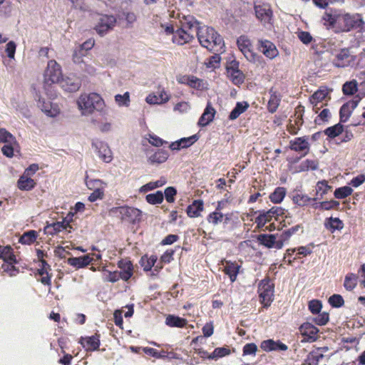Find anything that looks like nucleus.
<instances>
[{
	"instance_id": "33",
	"label": "nucleus",
	"mask_w": 365,
	"mask_h": 365,
	"mask_svg": "<svg viewBox=\"0 0 365 365\" xmlns=\"http://www.w3.org/2000/svg\"><path fill=\"white\" fill-rule=\"evenodd\" d=\"M0 259L4 262H18L14 250L10 245H0Z\"/></svg>"
},
{
	"instance_id": "38",
	"label": "nucleus",
	"mask_w": 365,
	"mask_h": 365,
	"mask_svg": "<svg viewBox=\"0 0 365 365\" xmlns=\"http://www.w3.org/2000/svg\"><path fill=\"white\" fill-rule=\"evenodd\" d=\"M165 324L170 327H185L187 324V319L175 315H168L165 319Z\"/></svg>"
},
{
	"instance_id": "61",
	"label": "nucleus",
	"mask_w": 365,
	"mask_h": 365,
	"mask_svg": "<svg viewBox=\"0 0 365 365\" xmlns=\"http://www.w3.org/2000/svg\"><path fill=\"white\" fill-rule=\"evenodd\" d=\"M88 53H86L84 50L81 51V47L78 46L76 48L73 53V61L76 64H80L83 62V58L86 56Z\"/></svg>"
},
{
	"instance_id": "23",
	"label": "nucleus",
	"mask_w": 365,
	"mask_h": 365,
	"mask_svg": "<svg viewBox=\"0 0 365 365\" xmlns=\"http://www.w3.org/2000/svg\"><path fill=\"white\" fill-rule=\"evenodd\" d=\"M80 343L86 351H96L101 345L100 336L95 334L91 336L81 337Z\"/></svg>"
},
{
	"instance_id": "1",
	"label": "nucleus",
	"mask_w": 365,
	"mask_h": 365,
	"mask_svg": "<svg viewBox=\"0 0 365 365\" xmlns=\"http://www.w3.org/2000/svg\"><path fill=\"white\" fill-rule=\"evenodd\" d=\"M324 25L331 28L336 33L348 32L352 29H362L364 21L360 14H350L330 9L322 16Z\"/></svg>"
},
{
	"instance_id": "27",
	"label": "nucleus",
	"mask_w": 365,
	"mask_h": 365,
	"mask_svg": "<svg viewBox=\"0 0 365 365\" xmlns=\"http://www.w3.org/2000/svg\"><path fill=\"white\" fill-rule=\"evenodd\" d=\"M350 52L348 48H342L336 55L334 60V65L338 68L347 66L351 61Z\"/></svg>"
},
{
	"instance_id": "45",
	"label": "nucleus",
	"mask_w": 365,
	"mask_h": 365,
	"mask_svg": "<svg viewBox=\"0 0 365 365\" xmlns=\"http://www.w3.org/2000/svg\"><path fill=\"white\" fill-rule=\"evenodd\" d=\"M344 126L340 123H337L333 126L329 127L324 130V133L329 138L333 139L343 133Z\"/></svg>"
},
{
	"instance_id": "63",
	"label": "nucleus",
	"mask_w": 365,
	"mask_h": 365,
	"mask_svg": "<svg viewBox=\"0 0 365 365\" xmlns=\"http://www.w3.org/2000/svg\"><path fill=\"white\" fill-rule=\"evenodd\" d=\"M104 197L103 187H97L89 195L88 200L93 202L98 200H102Z\"/></svg>"
},
{
	"instance_id": "52",
	"label": "nucleus",
	"mask_w": 365,
	"mask_h": 365,
	"mask_svg": "<svg viewBox=\"0 0 365 365\" xmlns=\"http://www.w3.org/2000/svg\"><path fill=\"white\" fill-rule=\"evenodd\" d=\"M318 165L319 163L317 160L307 159L301 163L299 166V170L301 172L308 171L309 170H315L317 169Z\"/></svg>"
},
{
	"instance_id": "62",
	"label": "nucleus",
	"mask_w": 365,
	"mask_h": 365,
	"mask_svg": "<svg viewBox=\"0 0 365 365\" xmlns=\"http://www.w3.org/2000/svg\"><path fill=\"white\" fill-rule=\"evenodd\" d=\"M115 100L119 106H128L130 103L129 92H125L123 95H115Z\"/></svg>"
},
{
	"instance_id": "53",
	"label": "nucleus",
	"mask_w": 365,
	"mask_h": 365,
	"mask_svg": "<svg viewBox=\"0 0 365 365\" xmlns=\"http://www.w3.org/2000/svg\"><path fill=\"white\" fill-rule=\"evenodd\" d=\"M358 91L356 81L353 80L346 82L342 86V91L344 95H353Z\"/></svg>"
},
{
	"instance_id": "56",
	"label": "nucleus",
	"mask_w": 365,
	"mask_h": 365,
	"mask_svg": "<svg viewBox=\"0 0 365 365\" xmlns=\"http://www.w3.org/2000/svg\"><path fill=\"white\" fill-rule=\"evenodd\" d=\"M353 192V190L351 187L349 186H343L341 187H338L334 190V195L336 199H344L349 195H351Z\"/></svg>"
},
{
	"instance_id": "50",
	"label": "nucleus",
	"mask_w": 365,
	"mask_h": 365,
	"mask_svg": "<svg viewBox=\"0 0 365 365\" xmlns=\"http://www.w3.org/2000/svg\"><path fill=\"white\" fill-rule=\"evenodd\" d=\"M62 87L67 91L75 92L81 87V83L78 80L75 81L72 78H67V79L63 81Z\"/></svg>"
},
{
	"instance_id": "3",
	"label": "nucleus",
	"mask_w": 365,
	"mask_h": 365,
	"mask_svg": "<svg viewBox=\"0 0 365 365\" xmlns=\"http://www.w3.org/2000/svg\"><path fill=\"white\" fill-rule=\"evenodd\" d=\"M284 210L280 207H272L268 211L261 212L255 219V223L259 228L264 227L267 223L270 222L269 230H282L285 224L284 221Z\"/></svg>"
},
{
	"instance_id": "47",
	"label": "nucleus",
	"mask_w": 365,
	"mask_h": 365,
	"mask_svg": "<svg viewBox=\"0 0 365 365\" xmlns=\"http://www.w3.org/2000/svg\"><path fill=\"white\" fill-rule=\"evenodd\" d=\"M231 353L230 349L227 347H217L208 355L209 359L217 360L220 358L230 355Z\"/></svg>"
},
{
	"instance_id": "36",
	"label": "nucleus",
	"mask_w": 365,
	"mask_h": 365,
	"mask_svg": "<svg viewBox=\"0 0 365 365\" xmlns=\"http://www.w3.org/2000/svg\"><path fill=\"white\" fill-rule=\"evenodd\" d=\"M96 148L99 158L105 163H110L113 159L112 151L108 145L103 143H99Z\"/></svg>"
},
{
	"instance_id": "5",
	"label": "nucleus",
	"mask_w": 365,
	"mask_h": 365,
	"mask_svg": "<svg viewBox=\"0 0 365 365\" xmlns=\"http://www.w3.org/2000/svg\"><path fill=\"white\" fill-rule=\"evenodd\" d=\"M61 76L60 65L54 60L49 61L44 73L43 81V88L48 96L51 97L56 96V94L52 93L49 88H51L53 84L58 83L61 78Z\"/></svg>"
},
{
	"instance_id": "12",
	"label": "nucleus",
	"mask_w": 365,
	"mask_h": 365,
	"mask_svg": "<svg viewBox=\"0 0 365 365\" xmlns=\"http://www.w3.org/2000/svg\"><path fill=\"white\" fill-rule=\"evenodd\" d=\"M308 140V136L295 138L289 141V148L295 152H304V156L309 152L310 145Z\"/></svg>"
},
{
	"instance_id": "19",
	"label": "nucleus",
	"mask_w": 365,
	"mask_h": 365,
	"mask_svg": "<svg viewBox=\"0 0 365 365\" xmlns=\"http://www.w3.org/2000/svg\"><path fill=\"white\" fill-rule=\"evenodd\" d=\"M71 229H72V226L70 225V222L63 219V221L53 222L46 225L44 231L48 235H54L62 230H66L70 232Z\"/></svg>"
},
{
	"instance_id": "41",
	"label": "nucleus",
	"mask_w": 365,
	"mask_h": 365,
	"mask_svg": "<svg viewBox=\"0 0 365 365\" xmlns=\"http://www.w3.org/2000/svg\"><path fill=\"white\" fill-rule=\"evenodd\" d=\"M287 193V190L284 187H277L274 190L270 193L269 198L273 203H280L284 198Z\"/></svg>"
},
{
	"instance_id": "18",
	"label": "nucleus",
	"mask_w": 365,
	"mask_h": 365,
	"mask_svg": "<svg viewBox=\"0 0 365 365\" xmlns=\"http://www.w3.org/2000/svg\"><path fill=\"white\" fill-rule=\"evenodd\" d=\"M119 210L123 220L135 222L141 219L142 212L138 208L125 206L119 207Z\"/></svg>"
},
{
	"instance_id": "43",
	"label": "nucleus",
	"mask_w": 365,
	"mask_h": 365,
	"mask_svg": "<svg viewBox=\"0 0 365 365\" xmlns=\"http://www.w3.org/2000/svg\"><path fill=\"white\" fill-rule=\"evenodd\" d=\"M38 237V232L36 230H31L25 232L19 238V242L22 245H30L33 244Z\"/></svg>"
},
{
	"instance_id": "6",
	"label": "nucleus",
	"mask_w": 365,
	"mask_h": 365,
	"mask_svg": "<svg viewBox=\"0 0 365 365\" xmlns=\"http://www.w3.org/2000/svg\"><path fill=\"white\" fill-rule=\"evenodd\" d=\"M274 284L269 277L262 279L258 284L259 302L264 307H269L274 300Z\"/></svg>"
},
{
	"instance_id": "44",
	"label": "nucleus",
	"mask_w": 365,
	"mask_h": 365,
	"mask_svg": "<svg viewBox=\"0 0 365 365\" xmlns=\"http://www.w3.org/2000/svg\"><path fill=\"white\" fill-rule=\"evenodd\" d=\"M102 272H103V279L104 282L114 283L121 279V274L118 271L111 272L103 267Z\"/></svg>"
},
{
	"instance_id": "8",
	"label": "nucleus",
	"mask_w": 365,
	"mask_h": 365,
	"mask_svg": "<svg viewBox=\"0 0 365 365\" xmlns=\"http://www.w3.org/2000/svg\"><path fill=\"white\" fill-rule=\"evenodd\" d=\"M254 9L256 18L263 24H271L273 12L269 4L260 3L255 4Z\"/></svg>"
},
{
	"instance_id": "32",
	"label": "nucleus",
	"mask_w": 365,
	"mask_h": 365,
	"mask_svg": "<svg viewBox=\"0 0 365 365\" xmlns=\"http://www.w3.org/2000/svg\"><path fill=\"white\" fill-rule=\"evenodd\" d=\"M169 157V153L163 149L157 150L153 154L150 155L148 161L151 165L161 164L165 163Z\"/></svg>"
},
{
	"instance_id": "40",
	"label": "nucleus",
	"mask_w": 365,
	"mask_h": 365,
	"mask_svg": "<svg viewBox=\"0 0 365 365\" xmlns=\"http://www.w3.org/2000/svg\"><path fill=\"white\" fill-rule=\"evenodd\" d=\"M248 108L249 104L247 102H237L235 107L230 112L229 119L232 120L237 119L242 113L245 112Z\"/></svg>"
},
{
	"instance_id": "30",
	"label": "nucleus",
	"mask_w": 365,
	"mask_h": 365,
	"mask_svg": "<svg viewBox=\"0 0 365 365\" xmlns=\"http://www.w3.org/2000/svg\"><path fill=\"white\" fill-rule=\"evenodd\" d=\"M203 210V201L202 200H195L191 205L187 206L186 212L188 217L195 218L200 217Z\"/></svg>"
},
{
	"instance_id": "26",
	"label": "nucleus",
	"mask_w": 365,
	"mask_h": 365,
	"mask_svg": "<svg viewBox=\"0 0 365 365\" xmlns=\"http://www.w3.org/2000/svg\"><path fill=\"white\" fill-rule=\"evenodd\" d=\"M269 93L270 96L267 103V108L270 113H274L277 111L281 103L282 96L277 91L274 90L273 88L269 89Z\"/></svg>"
},
{
	"instance_id": "4",
	"label": "nucleus",
	"mask_w": 365,
	"mask_h": 365,
	"mask_svg": "<svg viewBox=\"0 0 365 365\" xmlns=\"http://www.w3.org/2000/svg\"><path fill=\"white\" fill-rule=\"evenodd\" d=\"M77 103L83 114L92 113L94 110H101L104 107V101L96 93L81 95Z\"/></svg>"
},
{
	"instance_id": "42",
	"label": "nucleus",
	"mask_w": 365,
	"mask_h": 365,
	"mask_svg": "<svg viewBox=\"0 0 365 365\" xmlns=\"http://www.w3.org/2000/svg\"><path fill=\"white\" fill-rule=\"evenodd\" d=\"M38 101L39 103H41L40 106L41 107L42 111L48 116L55 117L60 113V110L57 106H53L50 104V103L45 102L44 100L41 101V98H39Z\"/></svg>"
},
{
	"instance_id": "28",
	"label": "nucleus",
	"mask_w": 365,
	"mask_h": 365,
	"mask_svg": "<svg viewBox=\"0 0 365 365\" xmlns=\"http://www.w3.org/2000/svg\"><path fill=\"white\" fill-rule=\"evenodd\" d=\"M170 96L164 88H159L158 94H150L146 97V102L149 104H162L168 102Z\"/></svg>"
},
{
	"instance_id": "14",
	"label": "nucleus",
	"mask_w": 365,
	"mask_h": 365,
	"mask_svg": "<svg viewBox=\"0 0 365 365\" xmlns=\"http://www.w3.org/2000/svg\"><path fill=\"white\" fill-rule=\"evenodd\" d=\"M116 23V19L113 15H103L101 17L99 22L96 26L98 34L103 36L109 30L112 29Z\"/></svg>"
},
{
	"instance_id": "31",
	"label": "nucleus",
	"mask_w": 365,
	"mask_h": 365,
	"mask_svg": "<svg viewBox=\"0 0 365 365\" xmlns=\"http://www.w3.org/2000/svg\"><path fill=\"white\" fill-rule=\"evenodd\" d=\"M93 258L91 257L88 255L78 257H70L68 259V263L71 266L76 269L83 268L87 265L92 263Z\"/></svg>"
},
{
	"instance_id": "55",
	"label": "nucleus",
	"mask_w": 365,
	"mask_h": 365,
	"mask_svg": "<svg viewBox=\"0 0 365 365\" xmlns=\"http://www.w3.org/2000/svg\"><path fill=\"white\" fill-rule=\"evenodd\" d=\"M200 26H198V22L195 21L192 17L185 18L183 21H181V28L185 29V30L190 32V31L192 30V29H196V32L197 31V29Z\"/></svg>"
},
{
	"instance_id": "11",
	"label": "nucleus",
	"mask_w": 365,
	"mask_h": 365,
	"mask_svg": "<svg viewBox=\"0 0 365 365\" xmlns=\"http://www.w3.org/2000/svg\"><path fill=\"white\" fill-rule=\"evenodd\" d=\"M360 101L361 98H359V96H356L353 99L342 105L339 110L341 123H346L349 120L353 110L356 108Z\"/></svg>"
},
{
	"instance_id": "48",
	"label": "nucleus",
	"mask_w": 365,
	"mask_h": 365,
	"mask_svg": "<svg viewBox=\"0 0 365 365\" xmlns=\"http://www.w3.org/2000/svg\"><path fill=\"white\" fill-rule=\"evenodd\" d=\"M293 202L294 204L300 207H304L309 205L312 200H314L312 197H309L305 194H296L293 196Z\"/></svg>"
},
{
	"instance_id": "34",
	"label": "nucleus",
	"mask_w": 365,
	"mask_h": 365,
	"mask_svg": "<svg viewBox=\"0 0 365 365\" xmlns=\"http://www.w3.org/2000/svg\"><path fill=\"white\" fill-rule=\"evenodd\" d=\"M36 183L26 174H23L17 181V187L21 190H31L36 186Z\"/></svg>"
},
{
	"instance_id": "13",
	"label": "nucleus",
	"mask_w": 365,
	"mask_h": 365,
	"mask_svg": "<svg viewBox=\"0 0 365 365\" xmlns=\"http://www.w3.org/2000/svg\"><path fill=\"white\" fill-rule=\"evenodd\" d=\"M303 114L304 108L301 106L297 107L295 110L294 123H292V120H289V123L287 125V131L291 135H297L302 126L304 123Z\"/></svg>"
},
{
	"instance_id": "51",
	"label": "nucleus",
	"mask_w": 365,
	"mask_h": 365,
	"mask_svg": "<svg viewBox=\"0 0 365 365\" xmlns=\"http://www.w3.org/2000/svg\"><path fill=\"white\" fill-rule=\"evenodd\" d=\"M164 199L162 191H157L155 193H150L145 196V200L150 205L160 204Z\"/></svg>"
},
{
	"instance_id": "29",
	"label": "nucleus",
	"mask_w": 365,
	"mask_h": 365,
	"mask_svg": "<svg viewBox=\"0 0 365 365\" xmlns=\"http://www.w3.org/2000/svg\"><path fill=\"white\" fill-rule=\"evenodd\" d=\"M215 115V108L211 106L210 103H208L202 115L200 116L198 120V125L201 127L206 126L213 120Z\"/></svg>"
},
{
	"instance_id": "60",
	"label": "nucleus",
	"mask_w": 365,
	"mask_h": 365,
	"mask_svg": "<svg viewBox=\"0 0 365 365\" xmlns=\"http://www.w3.org/2000/svg\"><path fill=\"white\" fill-rule=\"evenodd\" d=\"M277 249H282L285 243H287L290 239L289 232L286 230L282 232L280 235L277 234Z\"/></svg>"
},
{
	"instance_id": "64",
	"label": "nucleus",
	"mask_w": 365,
	"mask_h": 365,
	"mask_svg": "<svg viewBox=\"0 0 365 365\" xmlns=\"http://www.w3.org/2000/svg\"><path fill=\"white\" fill-rule=\"evenodd\" d=\"M308 307H309V311L312 314H319L320 312L322 307V304L321 301H319L318 299H313L309 302Z\"/></svg>"
},
{
	"instance_id": "58",
	"label": "nucleus",
	"mask_w": 365,
	"mask_h": 365,
	"mask_svg": "<svg viewBox=\"0 0 365 365\" xmlns=\"http://www.w3.org/2000/svg\"><path fill=\"white\" fill-rule=\"evenodd\" d=\"M0 142L4 143H16V138L5 128H0Z\"/></svg>"
},
{
	"instance_id": "15",
	"label": "nucleus",
	"mask_w": 365,
	"mask_h": 365,
	"mask_svg": "<svg viewBox=\"0 0 365 365\" xmlns=\"http://www.w3.org/2000/svg\"><path fill=\"white\" fill-rule=\"evenodd\" d=\"M223 264L222 272L228 276L231 282H235L242 268L241 264L236 261L225 260Z\"/></svg>"
},
{
	"instance_id": "49",
	"label": "nucleus",
	"mask_w": 365,
	"mask_h": 365,
	"mask_svg": "<svg viewBox=\"0 0 365 365\" xmlns=\"http://www.w3.org/2000/svg\"><path fill=\"white\" fill-rule=\"evenodd\" d=\"M357 276L354 273H349L346 275L344 287L347 291H352L357 284Z\"/></svg>"
},
{
	"instance_id": "10",
	"label": "nucleus",
	"mask_w": 365,
	"mask_h": 365,
	"mask_svg": "<svg viewBox=\"0 0 365 365\" xmlns=\"http://www.w3.org/2000/svg\"><path fill=\"white\" fill-rule=\"evenodd\" d=\"M300 334L304 336L302 341L313 342L319 338V329L312 323L304 322L299 328Z\"/></svg>"
},
{
	"instance_id": "16",
	"label": "nucleus",
	"mask_w": 365,
	"mask_h": 365,
	"mask_svg": "<svg viewBox=\"0 0 365 365\" xmlns=\"http://www.w3.org/2000/svg\"><path fill=\"white\" fill-rule=\"evenodd\" d=\"M51 271V265L48 264L47 262H43V264H39V268L37 269L35 273L36 276H40L38 281L41 282L42 284L49 287L51 286L52 274L50 273Z\"/></svg>"
},
{
	"instance_id": "7",
	"label": "nucleus",
	"mask_w": 365,
	"mask_h": 365,
	"mask_svg": "<svg viewBox=\"0 0 365 365\" xmlns=\"http://www.w3.org/2000/svg\"><path fill=\"white\" fill-rule=\"evenodd\" d=\"M237 45L247 61L251 63L259 62L260 56L255 52L253 45L247 36L242 35L238 37Z\"/></svg>"
},
{
	"instance_id": "22",
	"label": "nucleus",
	"mask_w": 365,
	"mask_h": 365,
	"mask_svg": "<svg viewBox=\"0 0 365 365\" xmlns=\"http://www.w3.org/2000/svg\"><path fill=\"white\" fill-rule=\"evenodd\" d=\"M260 348L266 352H269V351H285L288 349L287 345L282 343L279 340L274 341L273 339H267V340L262 341L260 344Z\"/></svg>"
},
{
	"instance_id": "25",
	"label": "nucleus",
	"mask_w": 365,
	"mask_h": 365,
	"mask_svg": "<svg viewBox=\"0 0 365 365\" xmlns=\"http://www.w3.org/2000/svg\"><path fill=\"white\" fill-rule=\"evenodd\" d=\"M259 50L267 58L272 59L278 54V51L274 44L268 41H259Z\"/></svg>"
},
{
	"instance_id": "20",
	"label": "nucleus",
	"mask_w": 365,
	"mask_h": 365,
	"mask_svg": "<svg viewBox=\"0 0 365 365\" xmlns=\"http://www.w3.org/2000/svg\"><path fill=\"white\" fill-rule=\"evenodd\" d=\"M117 265L120 269L119 272L121 274V279L128 281L133 277L134 267L130 260L121 259L118 262Z\"/></svg>"
},
{
	"instance_id": "46",
	"label": "nucleus",
	"mask_w": 365,
	"mask_h": 365,
	"mask_svg": "<svg viewBox=\"0 0 365 365\" xmlns=\"http://www.w3.org/2000/svg\"><path fill=\"white\" fill-rule=\"evenodd\" d=\"M166 183V180L164 178H161L160 180L155 182H150L142 187H140V192H147L148 191L154 190L155 188L163 186Z\"/></svg>"
},
{
	"instance_id": "17",
	"label": "nucleus",
	"mask_w": 365,
	"mask_h": 365,
	"mask_svg": "<svg viewBox=\"0 0 365 365\" xmlns=\"http://www.w3.org/2000/svg\"><path fill=\"white\" fill-rule=\"evenodd\" d=\"M328 351V347L323 346L319 347L315 350L311 351L306 359L307 363L309 365H319L320 361L326 359L327 361L329 356L324 355V353Z\"/></svg>"
},
{
	"instance_id": "21",
	"label": "nucleus",
	"mask_w": 365,
	"mask_h": 365,
	"mask_svg": "<svg viewBox=\"0 0 365 365\" xmlns=\"http://www.w3.org/2000/svg\"><path fill=\"white\" fill-rule=\"evenodd\" d=\"M194 39L193 34L188 32L185 29H178L175 31L172 38V41L180 46L190 43Z\"/></svg>"
},
{
	"instance_id": "35",
	"label": "nucleus",
	"mask_w": 365,
	"mask_h": 365,
	"mask_svg": "<svg viewBox=\"0 0 365 365\" xmlns=\"http://www.w3.org/2000/svg\"><path fill=\"white\" fill-rule=\"evenodd\" d=\"M157 261V255H152L148 256V255H144L141 257L139 264L144 272H149L152 270V268L156 264Z\"/></svg>"
},
{
	"instance_id": "54",
	"label": "nucleus",
	"mask_w": 365,
	"mask_h": 365,
	"mask_svg": "<svg viewBox=\"0 0 365 365\" xmlns=\"http://www.w3.org/2000/svg\"><path fill=\"white\" fill-rule=\"evenodd\" d=\"M326 227L334 232L335 230H340L343 228L344 224L339 218L330 217L326 223Z\"/></svg>"
},
{
	"instance_id": "57",
	"label": "nucleus",
	"mask_w": 365,
	"mask_h": 365,
	"mask_svg": "<svg viewBox=\"0 0 365 365\" xmlns=\"http://www.w3.org/2000/svg\"><path fill=\"white\" fill-rule=\"evenodd\" d=\"M16 264H18V262H4L1 265V269L4 270V272H6L10 277L15 276L19 272V269L15 267Z\"/></svg>"
},
{
	"instance_id": "2",
	"label": "nucleus",
	"mask_w": 365,
	"mask_h": 365,
	"mask_svg": "<svg viewBox=\"0 0 365 365\" xmlns=\"http://www.w3.org/2000/svg\"><path fill=\"white\" fill-rule=\"evenodd\" d=\"M197 37L200 45L210 51H221L225 46L222 37L212 27L200 26L197 29Z\"/></svg>"
},
{
	"instance_id": "9",
	"label": "nucleus",
	"mask_w": 365,
	"mask_h": 365,
	"mask_svg": "<svg viewBox=\"0 0 365 365\" xmlns=\"http://www.w3.org/2000/svg\"><path fill=\"white\" fill-rule=\"evenodd\" d=\"M239 62L233 60L229 63L226 69L227 77L235 85H240L244 82L245 75L239 69Z\"/></svg>"
},
{
	"instance_id": "37",
	"label": "nucleus",
	"mask_w": 365,
	"mask_h": 365,
	"mask_svg": "<svg viewBox=\"0 0 365 365\" xmlns=\"http://www.w3.org/2000/svg\"><path fill=\"white\" fill-rule=\"evenodd\" d=\"M257 240L261 245L268 248L277 249V242L276 235L261 234L257 236Z\"/></svg>"
},
{
	"instance_id": "24",
	"label": "nucleus",
	"mask_w": 365,
	"mask_h": 365,
	"mask_svg": "<svg viewBox=\"0 0 365 365\" xmlns=\"http://www.w3.org/2000/svg\"><path fill=\"white\" fill-rule=\"evenodd\" d=\"M232 214H222L221 212L213 211L207 216L208 223L215 226L221 222L227 223L231 220Z\"/></svg>"
},
{
	"instance_id": "59",
	"label": "nucleus",
	"mask_w": 365,
	"mask_h": 365,
	"mask_svg": "<svg viewBox=\"0 0 365 365\" xmlns=\"http://www.w3.org/2000/svg\"><path fill=\"white\" fill-rule=\"evenodd\" d=\"M329 303L332 307L339 308L344 304V300L340 294H334L329 298Z\"/></svg>"
},
{
	"instance_id": "39",
	"label": "nucleus",
	"mask_w": 365,
	"mask_h": 365,
	"mask_svg": "<svg viewBox=\"0 0 365 365\" xmlns=\"http://www.w3.org/2000/svg\"><path fill=\"white\" fill-rule=\"evenodd\" d=\"M331 189V186L328 184V182L325 180L319 181L316 185V197L319 200L324 198Z\"/></svg>"
}]
</instances>
